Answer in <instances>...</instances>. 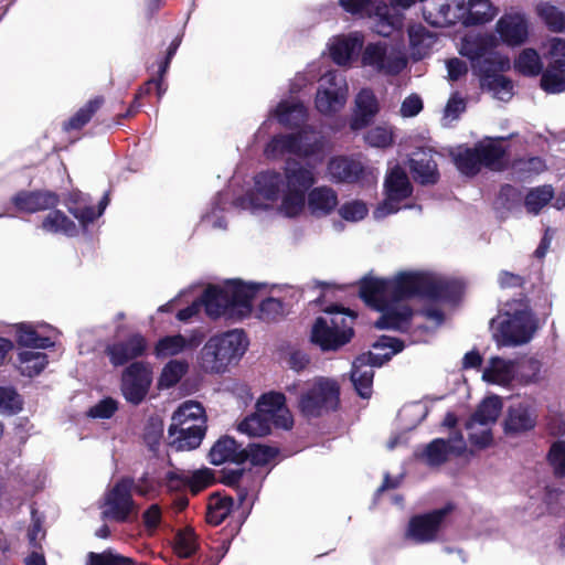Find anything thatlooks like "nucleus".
I'll use <instances>...</instances> for the list:
<instances>
[{
    "instance_id": "obj_1",
    "label": "nucleus",
    "mask_w": 565,
    "mask_h": 565,
    "mask_svg": "<svg viewBox=\"0 0 565 565\" xmlns=\"http://www.w3.org/2000/svg\"><path fill=\"white\" fill-rule=\"evenodd\" d=\"M259 286L245 284L238 279L228 281L225 287L209 286L201 296V305L212 319L242 320L253 311L252 301Z\"/></svg>"
},
{
    "instance_id": "obj_2",
    "label": "nucleus",
    "mask_w": 565,
    "mask_h": 565,
    "mask_svg": "<svg viewBox=\"0 0 565 565\" xmlns=\"http://www.w3.org/2000/svg\"><path fill=\"white\" fill-rule=\"evenodd\" d=\"M327 317H317L310 331V341L322 352H335L350 343L355 335L358 313L341 305L324 308Z\"/></svg>"
},
{
    "instance_id": "obj_3",
    "label": "nucleus",
    "mask_w": 565,
    "mask_h": 565,
    "mask_svg": "<svg viewBox=\"0 0 565 565\" xmlns=\"http://www.w3.org/2000/svg\"><path fill=\"white\" fill-rule=\"evenodd\" d=\"M285 190L279 211L287 217L300 215L306 206L307 193L317 183L313 164L288 158L282 168Z\"/></svg>"
},
{
    "instance_id": "obj_4",
    "label": "nucleus",
    "mask_w": 565,
    "mask_h": 565,
    "mask_svg": "<svg viewBox=\"0 0 565 565\" xmlns=\"http://www.w3.org/2000/svg\"><path fill=\"white\" fill-rule=\"evenodd\" d=\"M247 347L248 340L243 330H231L213 335L200 352V366L205 373H224L230 364L244 355Z\"/></svg>"
},
{
    "instance_id": "obj_5",
    "label": "nucleus",
    "mask_w": 565,
    "mask_h": 565,
    "mask_svg": "<svg viewBox=\"0 0 565 565\" xmlns=\"http://www.w3.org/2000/svg\"><path fill=\"white\" fill-rule=\"evenodd\" d=\"M339 406L340 386L329 377H318L298 401L299 411L307 418L321 417L338 411Z\"/></svg>"
},
{
    "instance_id": "obj_6",
    "label": "nucleus",
    "mask_w": 565,
    "mask_h": 565,
    "mask_svg": "<svg viewBox=\"0 0 565 565\" xmlns=\"http://www.w3.org/2000/svg\"><path fill=\"white\" fill-rule=\"evenodd\" d=\"M134 478L122 477L104 494L102 518L116 523H127L138 514V504L132 498Z\"/></svg>"
},
{
    "instance_id": "obj_7",
    "label": "nucleus",
    "mask_w": 565,
    "mask_h": 565,
    "mask_svg": "<svg viewBox=\"0 0 565 565\" xmlns=\"http://www.w3.org/2000/svg\"><path fill=\"white\" fill-rule=\"evenodd\" d=\"M323 149L324 142L322 138L311 137L307 130L300 129L296 132L274 136L267 143L265 152L268 157L288 153L301 159H308L322 153Z\"/></svg>"
},
{
    "instance_id": "obj_8",
    "label": "nucleus",
    "mask_w": 565,
    "mask_h": 565,
    "mask_svg": "<svg viewBox=\"0 0 565 565\" xmlns=\"http://www.w3.org/2000/svg\"><path fill=\"white\" fill-rule=\"evenodd\" d=\"M153 381L151 365L145 361L131 362L120 376V392L131 405H140L149 394Z\"/></svg>"
},
{
    "instance_id": "obj_9",
    "label": "nucleus",
    "mask_w": 565,
    "mask_h": 565,
    "mask_svg": "<svg viewBox=\"0 0 565 565\" xmlns=\"http://www.w3.org/2000/svg\"><path fill=\"white\" fill-rule=\"evenodd\" d=\"M497 324L495 337L502 345H519L531 340L533 328L530 312L518 309L513 313L504 312L491 321Z\"/></svg>"
},
{
    "instance_id": "obj_10",
    "label": "nucleus",
    "mask_w": 565,
    "mask_h": 565,
    "mask_svg": "<svg viewBox=\"0 0 565 565\" xmlns=\"http://www.w3.org/2000/svg\"><path fill=\"white\" fill-rule=\"evenodd\" d=\"M455 509L456 505L452 502H447L443 508L412 516L407 526V536L418 544L436 541L446 524V519Z\"/></svg>"
},
{
    "instance_id": "obj_11",
    "label": "nucleus",
    "mask_w": 565,
    "mask_h": 565,
    "mask_svg": "<svg viewBox=\"0 0 565 565\" xmlns=\"http://www.w3.org/2000/svg\"><path fill=\"white\" fill-rule=\"evenodd\" d=\"M415 2H376L373 6L374 31L384 38L403 28V10L409 9Z\"/></svg>"
},
{
    "instance_id": "obj_12",
    "label": "nucleus",
    "mask_w": 565,
    "mask_h": 565,
    "mask_svg": "<svg viewBox=\"0 0 565 565\" xmlns=\"http://www.w3.org/2000/svg\"><path fill=\"white\" fill-rule=\"evenodd\" d=\"M148 350L146 337L139 332L129 334L125 340L116 341L105 348V354L114 367L124 366L142 358Z\"/></svg>"
},
{
    "instance_id": "obj_13",
    "label": "nucleus",
    "mask_w": 565,
    "mask_h": 565,
    "mask_svg": "<svg viewBox=\"0 0 565 565\" xmlns=\"http://www.w3.org/2000/svg\"><path fill=\"white\" fill-rule=\"evenodd\" d=\"M428 275L417 271H403L390 280L391 300L398 302L412 298H427Z\"/></svg>"
},
{
    "instance_id": "obj_14",
    "label": "nucleus",
    "mask_w": 565,
    "mask_h": 565,
    "mask_svg": "<svg viewBox=\"0 0 565 565\" xmlns=\"http://www.w3.org/2000/svg\"><path fill=\"white\" fill-rule=\"evenodd\" d=\"M11 203L17 211L32 214L56 207L60 195L51 190H21L11 198Z\"/></svg>"
},
{
    "instance_id": "obj_15",
    "label": "nucleus",
    "mask_w": 565,
    "mask_h": 565,
    "mask_svg": "<svg viewBox=\"0 0 565 565\" xmlns=\"http://www.w3.org/2000/svg\"><path fill=\"white\" fill-rule=\"evenodd\" d=\"M329 179L335 183H356L364 174V166L360 160L348 156H334L327 163Z\"/></svg>"
},
{
    "instance_id": "obj_16",
    "label": "nucleus",
    "mask_w": 565,
    "mask_h": 565,
    "mask_svg": "<svg viewBox=\"0 0 565 565\" xmlns=\"http://www.w3.org/2000/svg\"><path fill=\"white\" fill-rule=\"evenodd\" d=\"M205 433L206 426L192 424L184 427L171 422L168 428L169 446L177 451L193 450L201 445Z\"/></svg>"
},
{
    "instance_id": "obj_17",
    "label": "nucleus",
    "mask_w": 565,
    "mask_h": 565,
    "mask_svg": "<svg viewBox=\"0 0 565 565\" xmlns=\"http://www.w3.org/2000/svg\"><path fill=\"white\" fill-rule=\"evenodd\" d=\"M375 350L391 349L390 352L384 354L374 353L372 351L363 352L356 356L358 366L381 367L387 363L393 355L402 352L405 348L404 341L397 338L381 335L373 344Z\"/></svg>"
},
{
    "instance_id": "obj_18",
    "label": "nucleus",
    "mask_w": 565,
    "mask_h": 565,
    "mask_svg": "<svg viewBox=\"0 0 565 565\" xmlns=\"http://www.w3.org/2000/svg\"><path fill=\"white\" fill-rule=\"evenodd\" d=\"M380 111L379 100L371 88H362L355 97V109L350 120L354 131L366 128Z\"/></svg>"
},
{
    "instance_id": "obj_19",
    "label": "nucleus",
    "mask_w": 565,
    "mask_h": 565,
    "mask_svg": "<svg viewBox=\"0 0 565 565\" xmlns=\"http://www.w3.org/2000/svg\"><path fill=\"white\" fill-rule=\"evenodd\" d=\"M409 170L415 182L422 185H434L440 178L437 162L430 150L414 152L409 159Z\"/></svg>"
},
{
    "instance_id": "obj_20",
    "label": "nucleus",
    "mask_w": 565,
    "mask_h": 565,
    "mask_svg": "<svg viewBox=\"0 0 565 565\" xmlns=\"http://www.w3.org/2000/svg\"><path fill=\"white\" fill-rule=\"evenodd\" d=\"M497 32L507 45L520 46L529 39V24L521 14L503 15L497 22Z\"/></svg>"
},
{
    "instance_id": "obj_21",
    "label": "nucleus",
    "mask_w": 565,
    "mask_h": 565,
    "mask_svg": "<svg viewBox=\"0 0 565 565\" xmlns=\"http://www.w3.org/2000/svg\"><path fill=\"white\" fill-rule=\"evenodd\" d=\"M209 461L214 466H220L225 462L235 465H243L246 462V455L243 451L242 445L238 444L234 437L224 435L220 437L211 447Z\"/></svg>"
},
{
    "instance_id": "obj_22",
    "label": "nucleus",
    "mask_w": 565,
    "mask_h": 565,
    "mask_svg": "<svg viewBox=\"0 0 565 565\" xmlns=\"http://www.w3.org/2000/svg\"><path fill=\"white\" fill-rule=\"evenodd\" d=\"M360 298L371 308L382 310L391 299L390 279L363 277L359 282Z\"/></svg>"
},
{
    "instance_id": "obj_23",
    "label": "nucleus",
    "mask_w": 565,
    "mask_h": 565,
    "mask_svg": "<svg viewBox=\"0 0 565 565\" xmlns=\"http://www.w3.org/2000/svg\"><path fill=\"white\" fill-rule=\"evenodd\" d=\"M507 139L505 137L486 138L475 145L482 167L492 171L505 169L504 159L508 151L501 142Z\"/></svg>"
},
{
    "instance_id": "obj_24",
    "label": "nucleus",
    "mask_w": 565,
    "mask_h": 565,
    "mask_svg": "<svg viewBox=\"0 0 565 565\" xmlns=\"http://www.w3.org/2000/svg\"><path fill=\"white\" fill-rule=\"evenodd\" d=\"M536 425L534 409L525 403L511 405L504 419V431L508 435H516L532 430Z\"/></svg>"
},
{
    "instance_id": "obj_25",
    "label": "nucleus",
    "mask_w": 565,
    "mask_h": 565,
    "mask_svg": "<svg viewBox=\"0 0 565 565\" xmlns=\"http://www.w3.org/2000/svg\"><path fill=\"white\" fill-rule=\"evenodd\" d=\"M381 317L374 322L379 330L406 331L411 326L413 309L409 306H395L388 301L384 305Z\"/></svg>"
},
{
    "instance_id": "obj_26",
    "label": "nucleus",
    "mask_w": 565,
    "mask_h": 565,
    "mask_svg": "<svg viewBox=\"0 0 565 565\" xmlns=\"http://www.w3.org/2000/svg\"><path fill=\"white\" fill-rule=\"evenodd\" d=\"M306 202L316 217L330 215L339 204L337 192L328 185L312 188L307 193Z\"/></svg>"
},
{
    "instance_id": "obj_27",
    "label": "nucleus",
    "mask_w": 565,
    "mask_h": 565,
    "mask_svg": "<svg viewBox=\"0 0 565 565\" xmlns=\"http://www.w3.org/2000/svg\"><path fill=\"white\" fill-rule=\"evenodd\" d=\"M163 486L168 493L175 494L172 507L175 511L181 512L189 505L188 490V470L173 468L166 472Z\"/></svg>"
},
{
    "instance_id": "obj_28",
    "label": "nucleus",
    "mask_w": 565,
    "mask_h": 565,
    "mask_svg": "<svg viewBox=\"0 0 565 565\" xmlns=\"http://www.w3.org/2000/svg\"><path fill=\"white\" fill-rule=\"evenodd\" d=\"M254 181L257 193L267 201L276 202L284 194V175L276 170L262 171L255 175Z\"/></svg>"
},
{
    "instance_id": "obj_29",
    "label": "nucleus",
    "mask_w": 565,
    "mask_h": 565,
    "mask_svg": "<svg viewBox=\"0 0 565 565\" xmlns=\"http://www.w3.org/2000/svg\"><path fill=\"white\" fill-rule=\"evenodd\" d=\"M385 195L391 199L406 200L413 193V185L405 170L396 164L386 174L384 181Z\"/></svg>"
},
{
    "instance_id": "obj_30",
    "label": "nucleus",
    "mask_w": 565,
    "mask_h": 565,
    "mask_svg": "<svg viewBox=\"0 0 565 565\" xmlns=\"http://www.w3.org/2000/svg\"><path fill=\"white\" fill-rule=\"evenodd\" d=\"M459 10H466L465 25H480L493 20L499 9L493 2H456Z\"/></svg>"
},
{
    "instance_id": "obj_31",
    "label": "nucleus",
    "mask_w": 565,
    "mask_h": 565,
    "mask_svg": "<svg viewBox=\"0 0 565 565\" xmlns=\"http://www.w3.org/2000/svg\"><path fill=\"white\" fill-rule=\"evenodd\" d=\"M540 86L547 94L565 92V60L556 58L542 70Z\"/></svg>"
},
{
    "instance_id": "obj_32",
    "label": "nucleus",
    "mask_w": 565,
    "mask_h": 565,
    "mask_svg": "<svg viewBox=\"0 0 565 565\" xmlns=\"http://www.w3.org/2000/svg\"><path fill=\"white\" fill-rule=\"evenodd\" d=\"M451 452L452 446L450 440L435 438L428 443L422 451H416L415 457L429 467H439L447 462Z\"/></svg>"
},
{
    "instance_id": "obj_33",
    "label": "nucleus",
    "mask_w": 565,
    "mask_h": 565,
    "mask_svg": "<svg viewBox=\"0 0 565 565\" xmlns=\"http://www.w3.org/2000/svg\"><path fill=\"white\" fill-rule=\"evenodd\" d=\"M64 205L83 228L93 223V205L79 190L71 191L64 199Z\"/></svg>"
},
{
    "instance_id": "obj_34",
    "label": "nucleus",
    "mask_w": 565,
    "mask_h": 565,
    "mask_svg": "<svg viewBox=\"0 0 565 565\" xmlns=\"http://www.w3.org/2000/svg\"><path fill=\"white\" fill-rule=\"evenodd\" d=\"M347 87L318 89L316 94V108L323 115H332L343 108L347 102Z\"/></svg>"
},
{
    "instance_id": "obj_35",
    "label": "nucleus",
    "mask_w": 565,
    "mask_h": 565,
    "mask_svg": "<svg viewBox=\"0 0 565 565\" xmlns=\"http://www.w3.org/2000/svg\"><path fill=\"white\" fill-rule=\"evenodd\" d=\"M279 124L288 128H298L308 119L306 106L300 103L280 102L275 110Z\"/></svg>"
},
{
    "instance_id": "obj_36",
    "label": "nucleus",
    "mask_w": 565,
    "mask_h": 565,
    "mask_svg": "<svg viewBox=\"0 0 565 565\" xmlns=\"http://www.w3.org/2000/svg\"><path fill=\"white\" fill-rule=\"evenodd\" d=\"M510 60L508 56L498 53H489L471 66L473 73L479 77L480 84L495 74L510 70Z\"/></svg>"
},
{
    "instance_id": "obj_37",
    "label": "nucleus",
    "mask_w": 565,
    "mask_h": 565,
    "mask_svg": "<svg viewBox=\"0 0 565 565\" xmlns=\"http://www.w3.org/2000/svg\"><path fill=\"white\" fill-rule=\"evenodd\" d=\"M51 210L52 211L43 217L40 227L46 233L64 234L68 237L75 236L78 232L75 222L63 211L55 207Z\"/></svg>"
},
{
    "instance_id": "obj_38",
    "label": "nucleus",
    "mask_w": 565,
    "mask_h": 565,
    "mask_svg": "<svg viewBox=\"0 0 565 565\" xmlns=\"http://www.w3.org/2000/svg\"><path fill=\"white\" fill-rule=\"evenodd\" d=\"M362 45L363 39L358 34L338 39L330 47L331 58L340 66L347 65Z\"/></svg>"
},
{
    "instance_id": "obj_39",
    "label": "nucleus",
    "mask_w": 565,
    "mask_h": 565,
    "mask_svg": "<svg viewBox=\"0 0 565 565\" xmlns=\"http://www.w3.org/2000/svg\"><path fill=\"white\" fill-rule=\"evenodd\" d=\"M493 35H478L473 39H465L460 49V54L469 58L471 66L473 63L488 55L495 47Z\"/></svg>"
},
{
    "instance_id": "obj_40",
    "label": "nucleus",
    "mask_w": 565,
    "mask_h": 565,
    "mask_svg": "<svg viewBox=\"0 0 565 565\" xmlns=\"http://www.w3.org/2000/svg\"><path fill=\"white\" fill-rule=\"evenodd\" d=\"M462 286L456 280H439L428 275L427 298L429 300L455 301L460 298Z\"/></svg>"
},
{
    "instance_id": "obj_41",
    "label": "nucleus",
    "mask_w": 565,
    "mask_h": 565,
    "mask_svg": "<svg viewBox=\"0 0 565 565\" xmlns=\"http://www.w3.org/2000/svg\"><path fill=\"white\" fill-rule=\"evenodd\" d=\"M105 103L103 96H95L81 107L68 120L64 121L63 129L67 132L81 130L94 117Z\"/></svg>"
},
{
    "instance_id": "obj_42",
    "label": "nucleus",
    "mask_w": 565,
    "mask_h": 565,
    "mask_svg": "<svg viewBox=\"0 0 565 565\" xmlns=\"http://www.w3.org/2000/svg\"><path fill=\"white\" fill-rule=\"evenodd\" d=\"M15 341L20 347L31 349H49L54 342L49 337H42L32 324L21 322L14 326Z\"/></svg>"
},
{
    "instance_id": "obj_43",
    "label": "nucleus",
    "mask_w": 565,
    "mask_h": 565,
    "mask_svg": "<svg viewBox=\"0 0 565 565\" xmlns=\"http://www.w3.org/2000/svg\"><path fill=\"white\" fill-rule=\"evenodd\" d=\"M234 500L230 495L212 493L209 499L206 522L211 525H220L231 513Z\"/></svg>"
},
{
    "instance_id": "obj_44",
    "label": "nucleus",
    "mask_w": 565,
    "mask_h": 565,
    "mask_svg": "<svg viewBox=\"0 0 565 565\" xmlns=\"http://www.w3.org/2000/svg\"><path fill=\"white\" fill-rule=\"evenodd\" d=\"M189 362L186 360L172 359L166 363L157 381L159 390H168L174 387L189 371Z\"/></svg>"
},
{
    "instance_id": "obj_45",
    "label": "nucleus",
    "mask_w": 565,
    "mask_h": 565,
    "mask_svg": "<svg viewBox=\"0 0 565 565\" xmlns=\"http://www.w3.org/2000/svg\"><path fill=\"white\" fill-rule=\"evenodd\" d=\"M456 168L466 177H476L481 171V162L476 147H459L452 153Z\"/></svg>"
},
{
    "instance_id": "obj_46",
    "label": "nucleus",
    "mask_w": 565,
    "mask_h": 565,
    "mask_svg": "<svg viewBox=\"0 0 565 565\" xmlns=\"http://www.w3.org/2000/svg\"><path fill=\"white\" fill-rule=\"evenodd\" d=\"M17 361L20 373L33 377L45 369L49 358L46 353L25 350L18 354Z\"/></svg>"
},
{
    "instance_id": "obj_47",
    "label": "nucleus",
    "mask_w": 565,
    "mask_h": 565,
    "mask_svg": "<svg viewBox=\"0 0 565 565\" xmlns=\"http://www.w3.org/2000/svg\"><path fill=\"white\" fill-rule=\"evenodd\" d=\"M502 399L498 395L483 398L470 417L471 423L488 425L494 423L502 411Z\"/></svg>"
},
{
    "instance_id": "obj_48",
    "label": "nucleus",
    "mask_w": 565,
    "mask_h": 565,
    "mask_svg": "<svg viewBox=\"0 0 565 565\" xmlns=\"http://www.w3.org/2000/svg\"><path fill=\"white\" fill-rule=\"evenodd\" d=\"M409 45L418 58H424L436 42V36L424 25L416 24L408 29Z\"/></svg>"
},
{
    "instance_id": "obj_49",
    "label": "nucleus",
    "mask_w": 565,
    "mask_h": 565,
    "mask_svg": "<svg viewBox=\"0 0 565 565\" xmlns=\"http://www.w3.org/2000/svg\"><path fill=\"white\" fill-rule=\"evenodd\" d=\"M185 420H191L195 425L206 426L205 409L201 403L186 401L172 414L171 422L175 423V425H184Z\"/></svg>"
},
{
    "instance_id": "obj_50",
    "label": "nucleus",
    "mask_w": 565,
    "mask_h": 565,
    "mask_svg": "<svg viewBox=\"0 0 565 565\" xmlns=\"http://www.w3.org/2000/svg\"><path fill=\"white\" fill-rule=\"evenodd\" d=\"M374 371L370 366H358L356 358L352 363L351 381L359 396L370 398L372 395Z\"/></svg>"
},
{
    "instance_id": "obj_51",
    "label": "nucleus",
    "mask_w": 565,
    "mask_h": 565,
    "mask_svg": "<svg viewBox=\"0 0 565 565\" xmlns=\"http://www.w3.org/2000/svg\"><path fill=\"white\" fill-rule=\"evenodd\" d=\"M554 198V189L550 184L532 188L524 199V206L529 213L539 214Z\"/></svg>"
},
{
    "instance_id": "obj_52",
    "label": "nucleus",
    "mask_w": 565,
    "mask_h": 565,
    "mask_svg": "<svg viewBox=\"0 0 565 565\" xmlns=\"http://www.w3.org/2000/svg\"><path fill=\"white\" fill-rule=\"evenodd\" d=\"M514 68L524 76H537L542 73L543 64L536 50L524 49L514 61Z\"/></svg>"
},
{
    "instance_id": "obj_53",
    "label": "nucleus",
    "mask_w": 565,
    "mask_h": 565,
    "mask_svg": "<svg viewBox=\"0 0 565 565\" xmlns=\"http://www.w3.org/2000/svg\"><path fill=\"white\" fill-rule=\"evenodd\" d=\"M237 429L252 437H263L270 434V418L263 414H252L245 417L239 424Z\"/></svg>"
},
{
    "instance_id": "obj_54",
    "label": "nucleus",
    "mask_w": 565,
    "mask_h": 565,
    "mask_svg": "<svg viewBox=\"0 0 565 565\" xmlns=\"http://www.w3.org/2000/svg\"><path fill=\"white\" fill-rule=\"evenodd\" d=\"M215 483V472L211 468L203 467L196 470H188V490L192 495H198Z\"/></svg>"
},
{
    "instance_id": "obj_55",
    "label": "nucleus",
    "mask_w": 565,
    "mask_h": 565,
    "mask_svg": "<svg viewBox=\"0 0 565 565\" xmlns=\"http://www.w3.org/2000/svg\"><path fill=\"white\" fill-rule=\"evenodd\" d=\"M185 351V337L178 333L160 338L153 350L157 359L174 356Z\"/></svg>"
},
{
    "instance_id": "obj_56",
    "label": "nucleus",
    "mask_w": 565,
    "mask_h": 565,
    "mask_svg": "<svg viewBox=\"0 0 565 565\" xmlns=\"http://www.w3.org/2000/svg\"><path fill=\"white\" fill-rule=\"evenodd\" d=\"M246 455V461H249L252 466H265L275 459L279 449L267 445L250 443L246 448H243Z\"/></svg>"
},
{
    "instance_id": "obj_57",
    "label": "nucleus",
    "mask_w": 565,
    "mask_h": 565,
    "mask_svg": "<svg viewBox=\"0 0 565 565\" xmlns=\"http://www.w3.org/2000/svg\"><path fill=\"white\" fill-rule=\"evenodd\" d=\"M537 12L550 31L556 33L565 31V13L551 2H540Z\"/></svg>"
},
{
    "instance_id": "obj_58",
    "label": "nucleus",
    "mask_w": 565,
    "mask_h": 565,
    "mask_svg": "<svg viewBox=\"0 0 565 565\" xmlns=\"http://www.w3.org/2000/svg\"><path fill=\"white\" fill-rule=\"evenodd\" d=\"M286 315L284 301L274 297H267L258 306L257 318L267 323L279 321Z\"/></svg>"
},
{
    "instance_id": "obj_59",
    "label": "nucleus",
    "mask_w": 565,
    "mask_h": 565,
    "mask_svg": "<svg viewBox=\"0 0 565 565\" xmlns=\"http://www.w3.org/2000/svg\"><path fill=\"white\" fill-rule=\"evenodd\" d=\"M196 535L191 527L180 530L175 535L174 551L180 558H190L198 551Z\"/></svg>"
},
{
    "instance_id": "obj_60",
    "label": "nucleus",
    "mask_w": 565,
    "mask_h": 565,
    "mask_svg": "<svg viewBox=\"0 0 565 565\" xmlns=\"http://www.w3.org/2000/svg\"><path fill=\"white\" fill-rule=\"evenodd\" d=\"M23 398L12 386H0V412L15 415L23 409Z\"/></svg>"
},
{
    "instance_id": "obj_61",
    "label": "nucleus",
    "mask_w": 565,
    "mask_h": 565,
    "mask_svg": "<svg viewBox=\"0 0 565 565\" xmlns=\"http://www.w3.org/2000/svg\"><path fill=\"white\" fill-rule=\"evenodd\" d=\"M511 168L522 178L539 174L546 169L545 162L540 157L518 158L512 161Z\"/></svg>"
},
{
    "instance_id": "obj_62",
    "label": "nucleus",
    "mask_w": 565,
    "mask_h": 565,
    "mask_svg": "<svg viewBox=\"0 0 565 565\" xmlns=\"http://www.w3.org/2000/svg\"><path fill=\"white\" fill-rule=\"evenodd\" d=\"M547 461L556 478L565 477V440H556L551 445Z\"/></svg>"
},
{
    "instance_id": "obj_63",
    "label": "nucleus",
    "mask_w": 565,
    "mask_h": 565,
    "mask_svg": "<svg viewBox=\"0 0 565 565\" xmlns=\"http://www.w3.org/2000/svg\"><path fill=\"white\" fill-rule=\"evenodd\" d=\"M386 57L385 43H369L362 54V63L364 65L375 66L377 70H384Z\"/></svg>"
},
{
    "instance_id": "obj_64",
    "label": "nucleus",
    "mask_w": 565,
    "mask_h": 565,
    "mask_svg": "<svg viewBox=\"0 0 565 565\" xmlns=\"http://www.w3.org/2000/svg\"><path fill=\"white\" fill-rule=\"evenodd\" d=\"M88 565H135V562L121 555L113 554L111 552L88 554Z\"/></svg>"
}]
</instances>
